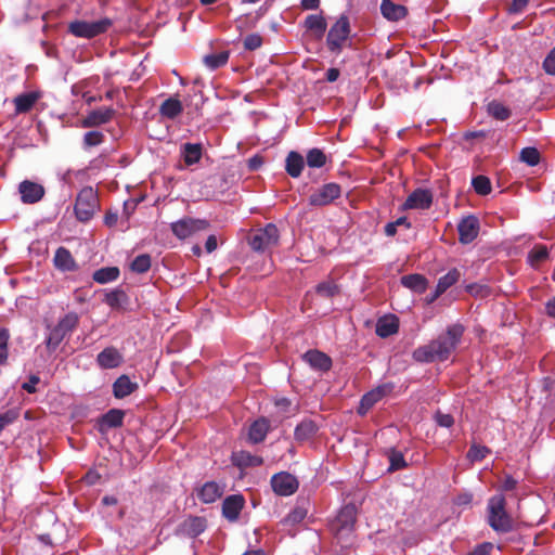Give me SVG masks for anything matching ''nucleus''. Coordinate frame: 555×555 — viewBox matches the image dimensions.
<instances>
[{
  "instance_id": "obj_24",
  "label": "nucleus",
  "mask_w": 555,
  "mask_h": 555,
  "mask_svg": "<svg viewBox=\"0 0 555 555\" xmlns=\"http://www.w3.org/2000/svg\"><path fill=\"white\" fill-rule=\"evenodd\" d=\"M53 261L54 266L62 271H74L77 269L75 259L65 247H59L56 249Z\"/></svg>"
},
{
  "instance_id": "obj_5",
  "label": "nucleus",
  "mask_w": 555,
  "mask_h": 555,
  "mask_svg": "<svg viewBox=\"0 0 555 555\" xmlns=\"http://www.w3.org/2000/svg\"><path fill=\"white\" fill-rule=\"evenodd\" d=\"M79 317L76 312H68L60 319L46 339L47 348L54 351L63 339L77 327Z\"/></svg>"
},
{
  "instance_id": "obj_37",
  "label": "nucleus",
  "mask_w": 555,
  "mask_h": 555,
  "mask_svg": "<svg viewBox=\"0 0 555 555\" xmlns=\"http://www.w3.org/2000/svg\"><path fill=\"white\" fill-rule=\"evenodd\" d=\"M487 112L491 117L500 121H504L511 117V109L495 100L488 104Z\"/></svg>"
},
{
  "instance_id": "obj_44",
  "label": "nucleus",
  "mask_w": 555,
  "mask_h": 555,
  "mask_svg": "<svg viewBox=\"0 0 555 555\" xmlns=\"http://www.w3.org/2000/svg\"><path fill=\"white\" fill-rule=\"evenodd\" d=\"M317 293L323 297H333L339 293V287L333 281L322 282L317 285Z\"/></svg>"
},
{
  "instance_id": "obj_31",
  "label": "nucleus",
  "mask_w": 555,
  "mask_h": 555,
  "mask_svg": "<svg viewBox=\"0 0 555 555\" xmlns=\"http://www.w3.org/2000/svg\"><path fill=\"white\" fill-rule=\"evenodd\" d=\"M223 493V488L215 481H208L198 491V499L204 503L217 501Z\"/></svg>"
},
{
  "instance_id": "obj_10",
  "label": "nucleus",
  "mask_w": 555,
  "mask_h": 555,
  "mask_svg": "<svg viewBox=\"0 0 555 555\" xmlns=\"http://www.w3.org/2000/svg\"><path fill=\"white\" fill-rule=\"evenodd\" d=\"M270 483L273 492L280 496H289L294 494L299 487L297 478L287 472L274 474L271 477Z\"/></svg>"
},
{
  "instance_id": "obj_18",
  "label": "nucleus",
  "mask_w": 555,
  "mask_h": 555,
  "mask_svg": "<svg viewBox=\"0 0 555 555\" xmlns=\"http://www.w3.org/2000/svg\"><path fill=\"white\" fill-rule=\"evenodd\" d=\"M122 361V354L115 347H106L96 357L98 365L104 370L118 367Z\"/></svg>"
},
{
  "instance_id": "obj_64",
  "label": "nucleus",
  "mask_w": 555,
  "mask_h": 555,
  "mask_svg": "<svg viewBox=\"0 0 555 555\" xmlns=\"http://www.w3.org/2000/svg\"><path fill=\"white\" fill-rule=\"evenodd\" d=\"M545 311L548 317L555 318V296L546 301Z\"/></svg>"
},
{
  "instance_id": "obj_26",
  "label": "nucleus",
  "mask_w": 555,
  "mask_h": 555,
  "mask_svg": "<svg viewBox=\"0 0 555 555\" xmlns=\"http://www.w3.org/2000/svg\"><path fill=\"white\" fill-rule=\"evenodd\" d=\"M398 330L399 321L395 315L383 317L376 323V334L382 338L396 334Z\"/></svg>"
},
{
  "instance_id": "obj_40",
  "label": "nucleus",
  "mask_w": 555,
  "mask_h": 555,
  "mask_svg": "<svg viewBox=\"0 0 555 555\" xmlns=\"http://www.w3.org/2000/svg\"><path fill=\"white\" fill-rule=\"evenodd\" d=\"M151 268V256L149 254H141L137 256L130 264V269L135 273H145Z\"/></svg>"
},
{
  "instance_id": "obj_36",
  "label": "nucleus",
  "mask_w": 555,
  "mask_h": 555,
  "mask_svg": "<svg viewBox=\"0 0 555 555\" xmlns=\"http://www.w3.org/2000/svg\"><path fill=\"white\" fill-rule=\"evenodd\" d=\"M317 431V424L311 420H305L296 426L294 435L297 440L305 441L313 437Z\"/></svg>"
},
{
  "instance_id": "obj_8",
  "label": "nucleus",
  "mask_w": 555,
  "mask_h": 555,
  "mask_svg": "<svg viewBox=\"0 0 555 555\" xmlns=\"http://www.w3.org/2000/svg\"><path fill=\"white\" fill-rule=\"evenodd\" d=\"M357 517L356 506L348 504L344 506L332 522V530L338 538L347 537L353 530Z\"/></svg>"
},
{
  "instance_id": "obj_57",
  "label": "nucleus",
  "mask_w": 555,
  "mask_h": 555,
  "mask_svg": "<svg viewBox=\"0 0 555 555\" xmlns=\"http://www.w3.org/2000/svg\"><path fill=\"white\" fill-rule=\"evenodd\" d=\"M39 377L37 375H31L27 383L22 385V388L29 393L36 392V385L39 383Z\"/></svg>"
},
{
  "instance_id": "obj_12",
  "label": "nucleus",
  "mask_w": 555,
  "mask_h": 555,
  "mask_svg": "<svg viewBox=\"0 0 555 555\" xmlns=\"http://www.w3.org/2000/svg\"><path fill=\"white\" fill-rule=\"evenodd\" d=\"M207 527L206 519L199 516H190L185 518L177 528V533L186 538H196L205 531Z\"/></svg>"
},
{
  "instance_id": "obj_46",
  "label": "nucleus",
  "mask_w": 555,
  "mask_h": 555,
  "mask_svg": "<svg viewBox=\"0 0 555 555\" xmlns=\"http://www.w3.org/2000/svg\"><path fill=\"white\" fill-rule=\"evenodd\" d=\"M489 453L490 450L487 447L472 444L467 452V459L472 462H479L482 461Z\"/></svg>"
},
{
  "instance_id": "obj_11",
  "label": "nucleus",
  "mask_w": 555,
  "mask_h": 555,
  "mask_svg": "<svg viewBox=\"0 0 555 555\" xmlns=\"http://www.w3.org/2000/svg\"><path fill=\"white\" fill-rule=\"evenodd\" d=\"M341 194L339 184L331 182L322 185L309 196L312 206H325L338 198Z\"/></svg>"
},
{
  "instance_id": "obj_45",
  "label": "nucleus",
  "mask_w": 555,
  "mask_h": 555,
  "mask_svg": "<svg viewBox=\"0 0 555 555\" xmlns=\"http://www.w3.org/2000/svg\"><path fill=\"white\" fill-rule=\"evenodd\" d=\"M520 159L529 166H535L540 162V153L535 147H525L520 152Z\"/></svg>"
},
{
  "instance_id": "obj_34",
  "label": "nucleus",
  "mask_w": 555,
  "mask_h": 555,
  "mask_svg": "<svg viewBox=\"0 0 555 555\" xmlns=\"http://www.w3.org/2000/svg\"><path fill=\"white\" fill-rule=\"evenodd\" d=\"M401 284L416 293H424L427 288V280L422 274H408L401 278Z\"/></svg>"
},
{
  "instance_id": "obj_62",
  "label": "nucleus",
  "mask_w": 555,
  "mask_h": 555,
  "mask_svg": "<svg viewBox=\"0 0 555 555\" xmlns=\"http://www.w3.org/2000/svg\"><path fill=\"white\" fill-rule=\"evenodd\" d=\"M300 4L305 10H317L320 5V0H301Z\"/></svg>"
},
{
  "instance_id": "obj_22",
  "label": "nucleus",
  "mask_w": 555,
  "mask_h": 555,
  "mask_svg": "<svg viewBox=\"0 0 555 555\" xmlns=\"http://www.w3.org/2000/svg\"><path fill=\"white\" fill-rule=\"evenodd\" d=\"M270 429V423L267 418L261 417L255 421L248 431V440L251 443H260L262 442Z\"/></svg>"
},
{
  "instance_id": "obj_6",
  "label": "nucleus",
  "mask_w": 555,
  "mask_h": 555,
  "mask_svg": "<svg viewBox=\"0 0 555 555\" xmlns=\"http://www.w3.org/2000/svg\"><path fill=\"white\" fill-rule=\"evenodd\" d=\"M350 35V23L346 15H341L330 28L326 44L332 53L339 54L347 46Z\"/></svg>"
},
{
  "instance_id": "obj_63",
  "label": "nucleus",
  "mask_w": 555,
  "mask_h": 555,
  "mask_svg": "<svg viewBox=\"0 0 555 555\" xmlns=\"http://www.w3.org/2000/svg\"><path fill=\"white\" fill-rule=\"evenodd\" d=\"M339 75H340L339 69L334 68V67L328 68V69L326 70V74H325V76H326V80H327L328 82H334V81H336V80L338 79Z\"/></svg>"
},
{
  "instance_id": "obj_58",
  "label": "nucleus",
  "mask_w": 555,
  "mask_h": 555,
  "mask_svg": "<svg viewBox=\"0 0 555 555\" xmlns=\"http://www.w3.org/2000/svg\"><path fill=\"white\" fill-rule=\"evenodd\" d=\"M120 292L119 291H114V292H111L108 294H106L105 296V302L111 306V307H116L119 305V296H120Z\"/></svg>"
},
{
  "instance_id": "obj_27",
  "label": "nucleus",
  "mask_w": 555,
  "mask_h": 555,
  "mask_svg": "<svg viewBox=\"0 0 555 555\" xmlns=\"http://www.w3.org/2000/svg\"><path fill=\"white\" fill-rule=\"evenodd\" d=\"M138 389V384L132 383L127 375L119 376L113 384L115 398L122 399Z\"/></svg>"
},
{
  "instance_id": "obj_35",
  "label": "nucleus",
  "mask_w": 555,
  "mask_h": 555,
  "mask_svg": "<svg viewBox=\"0 0 555 555\" xmlns=\"http://www.w3.org/2000/svg\"><path fill=\"white\" fill-rule=\"evenodd\" d=\"M305 26L313 31L317 38H321L326 30V21L321 14H311L306 17Z\"/></svg>"
},
{
  "instance_id": "obj_17",
  "label": "nucleus",
  "mask_w": 555,
  "mask_h": 555,
  "mask_svg": "<svg viewBox=\"0 0 555 555\" xmlns=\"http://www.w3.org/2000/svg\"><path fill=\"white\" fill-rule=\"evenodd\" d=\"M115 111L111 107L99 108L90 112L82 120L83 128L99 127L107 124L114 117Z\"/></svg>"
},
{
  "instance_id": "obj_14",
  "label": "nucleus",
  "mask_w": 555,
  "mask_h": 555,
  "mask_svg": "<svg viewBox=\"0 0 555 555\" xmlns=\"http://www.w3.org/2000/svg\"><path fill=\"white\" fill-rule=\"evenodd\" d=\"M433 203V194L425 189H416L405 199L402 208L406 209H428Z\"/></svg>"
},
{
  "instance_id": "obj_19",
  "label": "nucleus",
  "mask_w": 555,
  "mask_h": 555,
  "mask_svg": "<svg viewBox=\"0 0 555 555\" xmlns=\"http://www.w3.org/2000/svg\"><path fill=\"white\" fill-rule=\"evenodd\" d=\"M304 360L313 369L327 372L332 367V359L322 351L309 350L304 354Z\"/></svg>"
},
{
  "instance_id": "obj_13",
  "label": "nucleus",
  "mask_w": 555,
  "mask_h": 555,
  "mask_svg": "<svg viewBox=\"0 0 555 555\" xmlns=\"http://www.w3.org/2000/svg\"><path fill=\"white\" fill-rule=\"evenodd\" d=\"M457 231L459 241L462 244H469L479 233V220L475 216H467L460 221Z\"/></svg>"
},
{
  "instance_id": "obj_30",
  "label": "nucleus",
  "mask_w": 555,
  "mask_h": 555,
  "mask_svg": "<svg viewBox=\"0 0 555 555\" xmlns=\"http://www.w3.org/2000/svg\"><path fill=\"white\" fill-rule=\"evenodd\" d=\"M305 167L304 157L295 151L288 153L285 160V170L292 178H298Z\"/></svg>"
},
{
  "instance_id": "obj_47",
  "label": "nucleus",
  "mask_w": 555,
  "mask_h": 555,
  "mask_svg": "<svg viewBox=\"0 0 555 555\" xmlns=\"http://www.w3.org/2000/svg\"><path fill=\"white\" fill-rule=\"evenodd\" d=\"M389 472L399 470L406 466L404 456L400 451L391 450V452L389 453Z\"/></svg>"
},
{
  "instance_id": "obj_32",
  "label": "nucleus",
  "mask_w": 555,
  "mask_h": 555,
  "mask_svg": "<svg viewBox=\"0 0 555 555\" xmlns=\"http://www.w3.org/2000/svg\"><path fill=\"white\" fill-rule=\"evenodd\" d=\"M182 112L183 105L181 101L176 98H169L165 100L159 107V114L162 117L167 119H175L181 115Z\"/></svg>"
},
{
  "instance_id": "obj_15",
  "label": "nucleus",
  "mask_w": 555,
  "mask_h": 555,
  "mask_svg": "<svg viewBox=\"0 0 555 555\" xmlns=\"http://www.w3.org/2000/svg\"><path fill=\"white\" fill-rule=\"evenodd\" d=\"M18 191L23 203L34 204L39 202L44 195V188L29 180H24L18 185Z\"/></svg>"
},
{
  "instance_id": "obj_56",
  "label": "nucleus",
  "mask_w": 555,
  "mask_h": 555,
  "mask_svg": "<svg viewBox=\"0 0 555 555\" xmlns=\"http://www.w3.org/2000/svg\"><path fill=\"white\" fill-rule=\"evenodd\" d=\"M493 545L490 542H485L479 545H477L472 552H469L467 555H489L492 551Z\"/></svg>"
},
{
  "instance_id": "obj_7",
  "label": "nucleus",
  "mask_w": 555,
  "mask_h": 555,
  "mask_svg": "<svg viewBox=\"0 0 555 555\" xmlns=\"http://www.w3.org/2000/svg\"><path fill=\"white\" fill-rule=\"evenodd\" d=\"M209 228V222L205 219L185 217L170 224L172 233L179 240H185L192 235L203 232Z\"/></svg>"
},
{
  "instance_id": "obj_1",
  "label": "nucleus",
  "mask_w": 555,
  "mask_h": 555,
  "mask_svg": "<svg viewBox=\"0 0 555 555\" xmlns=\"http://www.w3.org/2000/svg\"><path fill=\"white\" fill-rule=\"evenodd\" d=\"M464 334V327L461 324L448 326L444 334L427 345L421 346L413 351V359L421 363H430L435 361H446L456 349Z\"/></svg>"
},
{
  "instance_id": "obj_59",
  "label": "nucleus",
  "mask_w": 555,
  "mask_h": 555,
  "mask_svg": "<svg viewBox=\"0 0 555 555\" xmlns=\"http://www.w3.org/2000/svg\"><path fill=\"white\" fill-rule=\"evenodd\" d=\"M517 480L514 479L512 476H506L501 488L503 491H512L516 488Z\"/></svg>"
},
{
  "instance_id": "obj_52",
  "label": "nucleus",
  "mask_w": 555,
  "mask_h": 555,
  "mask_svg": "<svg viewBox=\"0 0 555 555\" xmlns=\"http://www.w3.org/2000/svg\"><path fill=\"white\" fill-rule=\"evenodd\" d=\"M17 417L18 413L15 410H8L7 412L0 414V433L4 429L5 426L17 420Z\"/></svg>"
},
{
  "instance_id": "obj_9",
  "label": "nucleus",
  "mask_w": 555,
  "mask_h": 555,
  "mask_svg": "<svg viewBox=\"0 0 555 555\" xmlns=\"http://www.w3.org/2000/svg\"><path fill=\"white\" fill-rule=\"evenodd\" d=\"M279 236L276 225L269 223L253 234L249 244L254 250H266L278 244Z\"/></svg>"
},
{
  "instance_id": "obj_23",
  "label": "nucleus",
  "mask_w": 555,
  "mask_h": 555,
  "mask_svg": "<svg viewBox=\"0 0 555 555\" xmlns=\"http://www.w3.org/2000/svg\"><path fill=\"white\" fill-rule=\"evenodd\" d=\"M460 276H461V273L457 269H452L447 274L441 276L438 280L435 294L430 297V299L428 301L433 302L434 300H436L448 288H450L452 285H454L459 281Z\"/></svg>"
},
{
  "instance_id": "obj_49",
  "label": "nucleus",
  "mask_w": 555,
  "mask_h": 555,
  "mask_svg": "<svg viewBox=\"0 0 555 555\" xmlns=\"http://www.w3.org/2000/svg\"><path fill=\"white\" fill-rule=\"evenodd\" d=\"M104 141V134L100 131H89L83 135V146L86 149L100 145Z\"/></svg>"
},
{
  "instance_id": "obj_38",
  "label": "nucleus",
  "mask_w": 555,
  "mask_h": 555,
  "mask_svg": "<svg viewBox=\"0 0 555 555\" xmlns=\"http://www.w3.org/2000/svg\"><path fill=\"white\" fill-rule=\"evenodd\" d=\"M119 276V269L117 267H105L96 270L93 273V280L99 284H106L117 280Z\"/></svg>"
},
{
  "instance_id": "obj_29",
  "label": "nucleus",
  "mask_w": 555,
  "mask_h": 555,
  "mask_svg": "<svg viewBox=\"0 0 555 555\" xmlns=\"http://www.w3.org/2000/svg\"><path fill=\"white\" fill-rule=\"evenodd\" d=\"M39 98L40 94L38 92H26L17 95L14 99L15 113L25 114L29 112L39 100Z\"/></svg>"
},
{
  "instance_id": "obj_28",
  "label": "nucleus",
  "mask_w": 555,
  "mask_h": 555,
  "mask_svg": "<svg viewBox=\"0 0 555 555\" xmlns=\"http://www.w3.org/2000/svg\"><path fill=\"white\" fill-rule=\"evenodd\" d=\"M125 412L118 409H112L100 420V430L104 431L111 428L120 427L124 423Z\"/></svg>"
},
{
  "instance_id": "obj_43",
  "label": "nucleus",
  "mask_w": 555,
  "mask_h": 555,
  "mask_svg": "<svg viewBox=\"0 0 555 555\" xmlns=\"http://www.w3.org/2000/svg\"><path fill=\"white\" fill-rule=\"evenodd\" d=\"M548 257V250L545 246L539 245L534 246L529 255L528 260L531 266H538L540 262L544 261Z\"/></svg>"
},
{
  "instance_id": "obj_33",
  "label": "nucleus",
  "mask_w": 555,
  "mask_h": 555,
  "mask_svg": "<svg viewBox=\"0 0 555 555\" xmlns=\"http://www.w3.org/2000/svg\"><path fill=\"white\" fill-rule=\"evenodd\" d=\"M202 144L199 143H184L181 146V155L188 166L197 164L202 158Z\"/></svg>"
},
{
  "instance_id": "obj_53",
  "label": "nucleus",
  "mask_w": 555,
  "mask_h": 555,
  "mask_svg": "<svg viewBox=\"0 0 555 555\" xmlns=\"http://www.w3.org/2000/svg\"><path fill=\"white\" fill-rule=\"evenodd\" d=\"M17 417L18 413L15 410H8L7 412L0 414V433L4 429L5 426L17 420Z\"/></svg>"
},
{
  "instance_id": "obj_2",
  "label": "nucleus",
  "mask_w": 555,
  "mask_h": 555,
  "mask_svg": "<svg viewBox=\"0 0 555 555\" xmlns=\"http://www.w3.org/2000/svg\"><path fill=\"white\" fill-rule=\"evenodd\" d=\"M487 521L496 532L507 533L513 530L514 521L506 512V500L502 493L495 494L488 500Z\"/></svg>"
},
{
  "instance_id": "obj_16",
  "label": "nucleus",
  "mask_w": 555,
  "mask_h": 555,
  "mask_svg": "<svg viewBox=\"0 0 555 555\" xmlns=\"http://www.w3.org/2000/svg\"><path fill=\"white\" fill-rule=\"evenodd\" d=\"M245 500L241 494H233L224 499L222 503V515L229 521H235L244 507Z\"/></svg>"
},
{
  "instance_id": "obj_55",
  "label": "nucleus",
  "mask_w": 555,
  "mask_h": 555,
  "mask_svg": "<svg viewBox=\"0 0 555 555\" xmlns=\"http://www.w3.org/2000/svg\"><path fill=\"white\" fill-rule=\"evenodd\" d=\"M435 421L441 427H451L454 424V418L451 414H444L441 412L436 413Z\"/></svg>"
},
{
  "instance_id": "obj_42",
  "label": "nucleus",
  "mask_w": 555,
  "mask_h": 555,
  "mask_svg": "<svg viewBox=\"0 0 555 555\" xmlns=\"http://www.w3.org/2000/svg\"><path fill=\"white\" fill-rule=\"evenodd\" d=\"M326 163L325 154L319 149H312L307 153V164L312 168H321Z\"/></svg>"
},
{
  "instance_id": "obj_21",
  "label": "nucleus",
  "mask_w": 555,
  "mask_h": 555,
  "mask_svg": "<svg viewBox=\"0 0 555 555\" xmlns=\"http://www.w3.org/2000/svg\"><path fill=\"white\" fill-rule=\"evenodd\" d=\"M388 392V387L387 386H380V387H377L371 391H369L367 393H365L361 401H360V405L358 408V413L360 415H365L369 410L375 404L377 403L379 400H382V398Z\"/></svg>"
},
{
  "instance_id": "obj_50",
  "label": "nucleus",
  "mask_w": 555,
  "mask_h": 555,
  "mask_svg": "<svg viewBox=\"0 0 555 555\" xmlns=\"http://www.w3.org/2000/svg\"><path fill=\"white\" fill-rule=\"evenodd\" d=\"M262 44V38L258 34H249L244 39V48L249 51H254L260 48Z\"/></svg>"
},
{
  "instance_id": "obj_4",
  "label": "nucleus",
  "mask_w": 555,
  "mask_h": 555,
  "mask_svg": "<svg viewBox=\"0 0 555 555\" xmlns=\"http://www.w3.org/2000/svg\"><path fill=\"white\" fill-rule=\"evenodd\" d=\"M99 208L96 191L91 186L81 189L76 197L75 215L81 222L89 221Z\"/></svg>"
},
{
  "instance_id": "obj_48",
  "label": "nucleus",
  "mask_w": 555,
  "mask_h": 555,
  "mask_svg": "<svg viewBox=\"0 0 555 555\" xmlns=\"http://www.w3.org/2000/svg\"><path fill=\"white\" fill-rule=\"evenodd\" d=\"M10 334L7 328H0V365L4 364L8 360V345H9Z\"/></svg>"
},
{
  "instance_id": "obj_39",
  "label": "nucleus",
  "mask_w": 555,
  "mask_h": 555,
  "mask_svg": "<svg viewBox=\"0 0 555 555\" xmlns=\"http://www.w3.org/2000/svg\"><path fill=\"white\" fill-rule=\"evenodd\" d=\"M229 52L228 51H221L218 53H211L208 55H205L203 61L204 64L211 70H215L219 67L224 66L229 61Z\"/></svg>"
},
{
  "instance_id": "obj_60",
  "label": "nucleus",
  "mask_w": 555,
  "mask_h": 555,
  "mask_svg": "<svg viewBox=\"0 0 555 555\" xmlns=\"http://www.w3.org/2000/svg\"><path fill=\"white\" fill-rule=\"evenodd\" d=\"M217 237L215 235H209L205 243L206 251L210 254L217 249Z\"/></svg>"
},
{
  "instance_id": "obj_20",
  "label": "nucleus",
  "mask_w": 555,
  "mask_h": 555,
  "mask_svg": "<svg viewBox=\"0 0 555 555\" xmlns=\"http://www.w3.org/2000/svg\"><path fill=\"white\" fill-rule=\"evenodd\" d=\"M380 12L386 20L390 22H398L406 16L408 9L402 4L392 2L391 0H382Z\"/></svg>"
},
{
  "instance_id": "obj_51",
  "label": "nucleus",
  "mask_w": 555,
  "mask_h": 555,
  "mask_svg": "<svg viewBox=\"0 0 555 555\" xmlns=\"http://www.w3.org/2000/svg\"><path fill=\"white\" fill-rule=\"evenodd\" d=\"M307 516V509L304 507H295L286 517V520L291 524H298L302 521Z\"/></svg>"
},
{
  "instance_id": "obj_3",
  "label": "nucleus",
  "mask_w": 555,
  "mask_h": 555,
  "mask_svg": "<svg viewBox=\"0 0 555 555\" xmlns=\"http://www.w3.org/2000/svg\"><path fill=\"white\" fill-rule=\"evenodd\" d=\"M112 24L113 22L108 17L98 21L76 20L68 24V33L78 38L92 39L105 34Z\"/></svg>"
},
{
  "instance_id": "obj_61",
  "label": "nucleus",
  "mask_w": 555,
  "mask_h": 555,
  "mask_svg": "<svg viewBox=\"0 0 555 555\" xmlns=\"http://www.w3.org/2000/svg\"><path fill=\"white\" fill-rule=\"evenodd\" d=\"M117 220H118L117 212L108 211V212H106V215L104 217V223L107 227H114L117 223Z\"/></svg>"
},
{
  "instance_id": "obj_25",
  "label": "nucleus",
  "mask_w": 555,
  "mask_h": 555,
  "mask_svg": "<svg viewBox=\"0 0 555 555\" xmlns=\"http://www.w3.org/2000/svg\"><path fill=\"white\" fill-rule=\"evenodd\" d=\"M232 463L233 465L240 467V468H246V467H255L260 466L263 463L262 457L258 455H253L248 451H237L233 452L232 454Z\"/></svg>"
},
{
  "instance_id": "obj_54",
  "label": "nucleus",
  "mask_w": 555,
  "mask_h": 555,
  "mask_svg": "<svg viewBox=\"0 0 555 555\" xmlns=\"http://www.w3.org/2000/svg\"><path fill=\"white\" fill-rule=\"evenodd\" d=\"M543 68L550 75H555V47L543 61Z\"/></svg>"
},
{
  "instance_id": "obj_41",
  "label": "nucleus",
  "mask_w": 555,
  "mask_h": 555,
  "mask_svg": "<svg viewBox=\"0 0 555 555\" xmlns=\"http://www.w3.org/2000/svg\"><path fill=\"white\" fill-rule=\"evenodd\" d=\"M472 185L475 192L479 195H488L491 192V182L490 179L486 176H477L472 180Z\"/></svg>"
}]
</instances>
